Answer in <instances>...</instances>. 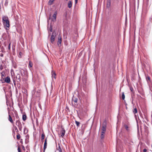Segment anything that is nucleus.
I'll use <instances>...</instances> for the list:
<instances>
[{
	"label": "nucleus",
	"instance_id": "f257e3e1",
	"mask_svg": "<svg viewBox=\"0 0 152 152\" xmlns=\"http://www.w3.org/2000/svg\"><path fill=\"white\" fill-rule=\"evenodd\" d=\"M2 22L5 27H6V30H8L7 28L10 26V21L8 17L7 16H3L2 18Z\"/></svg>",
	"mask_w": 152,
	"mask_h": 152
},
{
	"label": "nucleus",
	"instance_id": "f03ea898",
	"mask_svg": "<svg viewBox=\"0 0 152 152\" xmlns=\"http://www.w3.org/2000/svg\"><path fill=\"white\" fill-rule=\"evenodd\" d=\"M16 124L18 127L20 131H22V125L19 120H17L16 122Z\"/></svg>",
	"mask_w": 152,
	"mask_h": 152
},
{
	"label": "nucleus",
	"instance_id": "7ed1b4c3",
	"mask_svg": "<svg viewBox=\"0 0 152 152\" xmlns=\"http://www.w3.org/2000/svg\"><path fill=\"white\" fill-rule=\"evenodd\" d=\"M106 129V124L105 122H104L102 125V133H105Z\"/></svg>",
	"mask_w": 152,
	"mask_h": 152
},
{
	"label": "nucleus",
	"instance_id": "20e7f679",
	"mask_svg": "<svg viewBox=\"0 0 152 152\" xmlns=\"http://www.w3.org/2000/svg\"><path fill=\"white\" fill-rule=\"evenodd\" d=\"M61 135L60 137H63L65 133V130L64 128H62V129L60 131Z\"/></svg>",
	"mask_w": 152,
	"mask_h": 152
},
{
	"label": "nucleus",
	"instance_id": "39448f33",
	"mask_svg": "<svg viewBox=\"0 0 152 152\" xmlns=\"http://www.w3.org/2000/svg\"><path fill=\"white\" fill-rule=\"evenodd\" d=\"M112 0H107L106 7L107 8H109L111 7Z\"/></svg>",
	"mask_w": 152,
	"mask_h": 152
},
{
	"label": "nucleus",
	"instance_id": "423d86ee",
	"mask_svg": "<svg viewBox=\"0 0 152 152\" xmlns=\"http://www.w3.org/2000/svg\"><path fill=\"white\" fill-rule=\"evenodd\" d=\"M57 14V11H56L55 12L53 15L52 17V20L53 21H55L56 20V15Z\"/></svg>",
	"mask_w": 152,
	"mask_h": 152
},
{
	"label": "nucleus",
	"instance_id": "0eeeda50",
	"mask_svg": "<svg viewBox=\"0 0 152 152\" xmlns=\"http://www.w3.org/2000/svg\"><path fill=\"white\" fill-rule=\"evenodd\" d=\"M56 37V35H54L53 34V32L52 34L51 37H50V42L52 44H53V42L55 40Z\"/></svg>",
	"mask_w": 152,
	"mask_h": 152
},
{
	"label": "nucleus",
	"instance_id": "6e6552de",
	"mask_svg": "<svg viewBox=\"0 0 152 152\" xmlns=\"http://www.w3.org/2000/svg\"><path fill=\"white\" fill-rule=\"evenodd\" d=\"M61 42H62V38H61V36H60V35H59L58 36V46H60L61 45Z\"/></svg>",
	"mask_w": 152,
	"mask_h": 152
},
{
	"label": "nucleus",
	"instance_id": "1a4fd4ad",
	"mask_svg": "<svg viewBox=\"0 0 152 152\" xmlns=\"http://www.w3.org/2000/svg\"><path fill=\"white\" fill-rule=\"evenodd\" d=\"M5 82L7 83H10V78L9 76H7L4 78Z\"/></svg>",
	"mask_w": 152,
	"mask_h": 152
},
{
	"label": "nucleus",
	"instance_id": "9d476101",
	"mask_svg": "<svg viewBox=\"0 0 152 152\" xmlns=\"http://www.w3.org/2000/svg\"><path fill=\"white\" fill-rule=\"evenodd\" d=\"M20 74H18L16 76L17 81L18 82H20Z\"/></svg>",
	"mask_w": 152,
	"mask_h": 152
},
{
	"label": "nucleus",
	"instance_id": "9b49d317",
	"mask_svg": "<svg viewBox=\"0 0 152 152\" xmlns=\"http://www.w3.org/2000/svg\"><path fill=\"white\" fill-rule=\"evenodd\" d=\"M8 113H9V118H8V120L12 124L14 123V122L12 120V119L10 116V112L9 111H8Z\"/></svg>",
	"mask_w": 152,
	"mask_h": 152
},
{
	"label": "nucleus",
	"instance_id": "f8f14e48",
	"mask_svg": "<svg viewBox=\"0 0 152 152\" xmlns=\"http://www.w3.org/2000/svg\"><path fill=\"white\" fill-rule=\"evenodd\" d=\"M7 66L5 64L3 65L2 64H1L0 65V70H2L4 68H6Z\"/></svg>",
	"mask_w": 152,
	"mask_h": 152
},
{
	"label": "nucleus",
	"instance_id": "ddd939ff",
	"mask_svg": "<svg viewBox=\"0 0 152 152\" xmlns=\"http://www.w3.org/2000/svg\"><path fill=\"white\" fill-rule=\"evenodd\" d=\"M1 77L2 79H3V78L5 77L6 76V74H5V72L4 71H3L1 72L0 73Z\"/></svg>",
	"mask_w": 152,
	"mask_h": 152
},
{
	"label": "nucleus",
	"instance_id": "4468645a",
	"mask_svg": "<svg viewBox=\"0 0 152 152\" xmlns=\"http://www.w3.org/2000/svg\"><path fill=\"white\" fill-rule=\"evenodd\" d=\"M45 135L44 132L42 133L41 135V141L42 142H43V140L44 139Z\"/></svg>",
	"mask_w": 152,
	"mask_h": 152
},
{
	"label": "nucleus",
	"instance_id": "2eb2a0df",
	"mask_svg": "<svg viewBox=\"0 0 152 152\" xmlns=\"http://www.w3.org/2000/svg\"><path fill=\"white\" fill-rule=\"evenodd\" d=\"M77 100H78V99L76 98H75V97H73L72 98V101L73 102H75V103H77Z\"/></svg>",
	"mask_w": 152,
	"mask_h": 152
},
{
	"label": "nucleus",
	"instance_id": "dca6fc26",
	"mask_svg": "<svg viewBox=\"0 0 152 152\" xmlns=\"http://www.w3.org/2000/svg\"><path fill=\"white\" fill-rule=\"evenodd\" d=\"M52 78H54L55 79L56 78V74L54 72H52Z\"/></svg>",
	"mask_w": 152,
	"mask_h": 152
},
{
	"label": "nucleus",
	"instance_id": "f3484780",
	"mask_svg": "<svg viewBox=\"0 0 152 152\" xmlns=\"http://www.w3.org/2000/svg\"><path fill=\"white\" fill-rule=\"evenodd\" d=\"M27 119V116L26 114H23L22 116V119L23 121H25Z\"/></svg>",
	"mask_w": 152,
	"mask_h": 152
},
{
	"label": "nucleus",
	"instance_id": "a211bd4d",
	"mask_svg": "<svg viewBox=\"0 0 152 152\" xmlns=\"http://www.w3.org/2000/svg\"><path fill=\"white\" fill-rule=\"evenodd\" d=\"M68 7L69 8H70L72 7V2L71 1H69L68 3Z\"/></svg>",
	"mask_w": 152,
	"mask_h": 152
},
{
	"label": "nucleus",
	"instance_id": "6ab92c4d",
	"mask_svg": "<svg viewBox=\"0 0 152 152\" xmlns=\"http://www.w3.org/2000/svg\"><path fill=\"white\" fill-rule=\"evenodd\" d=\"M47 142H44V152L45 150L47 148Z\"/></svg>",
	"mask_w": 152,
	"mask_h": 152
},
{
	"label": "nucleus",
	"instance_id": "aec40b11",
	"mask_svg": "<svg viewBox=\"0 0 152 152\" xmlns=\"http://www.w3.org/2000/svg\"><path fill=\"white\" fill-rule=\"evenodd\" d=\"M33 65V63H32V62L31 61H29V67L30 68H31V67H32Z\"/></svg>",
	"mask_w": 152,
	"mask_h": 152
},
{
	"label": "nucleus",
	"instance_id": "412c9836",
	"mask_svg": "<svg viewBox=\"0 0 152 152\" xmlns=\"http://www.w3.org/2000/svg\"><path fill=\"white\" fill-rule=\"evenodd\" d=\"M146 79L148 82V81H149V82H150L151 81L150 77L149 76L146 77Z\"/></svg>",
	"mask_w": 152,
	"mask_h": 152
},
{
	"label": "nucleus",
	"instance_id": "4be33fe9",
	"mask_svg": "<svg viewBox=\"0 0 152 152\" xmlns=\"http://www.w3.org/2000/svg\"><path fill=\"white\" fill-rule=\"evenodd\" d=\"M7 35L5 33H4L2 35V37H3V38L4 40L6 39L7 38Z\"/></svg>",
	"mask_w": 152,
	"mask_h": 152
},
{
	"label": "nucleus",
	"instance_id": "5701e85b",
	"mask_svg": "<svg viewBox=\"0 0 152 152\" xmlns=\"http://www.w3.org/2000/svg\"><path fill=\"white\" fill-rule=\"evenodd\" d=\"M16 137L17 138L18 140H19L20 139V134L18 133H17Z\"/></svg>",
	"mask_w": 152,
	"mask_h": 152
},
{
	"label": "nucleus",
	"instance_id": "b1692460",
	"mask_svg": "<svg viewBox=\"0 0 152 152\" xmlns=\"http://www.w3.org/2000/svg\"><path fill=\"white\" fill-rule=\"evenodd\" d=\"M133 113L134 114H135V113H137V109L136 108H134V109L133 110Z\"/></svg>",
	"mask_w": 152,
	"mask_h": 152
},
{
	"label": "nucleus",
	"instance_id": "393cba45",
	"mask_svg": "<svg viewBox=\"0 0 152 152\" xmlns=\"http://www.w3.org/2000/svg\"><path fill=\"white\" fill-rule=\"evenodd\" d=\"M121 96H122V99H123V100H124L125 99V95L124 94V92L122 93Z\"/></svg>",
	"mask_w": 152,
	"mask_h": 152
},
{
	"label": "nucleus",
	"instance_id": "a878e982",
	"mask_svg": "<svg viewBox=\"0 0 152 152\" xmlns=\"http://www.w3.org/2000/svg\"><path fill=\"white\" fill-rule=\"evenodd\" d=\"M124 126L125 129L127 130V131H128L129 130V127L127 125L125 124V125H124Z\"/></svg>",
	"mask_w": 152,
	"mask_h": 152
},
{
	"label": "nucleus",
	"instance_id": "bb28decb",
	"mask_svg": "<svg viewBox=\"0 0 152 152\" xmlns=\"http://www.w3.org/2000/svg\"><path fill=\"white\" fill-rule=\"evenodd\" d=\"M0 81L1 82V83H4L5 82V80H4V78H3V79H2L1 77V79H0Z\"/></svg>",
	"mask_w": 152,
	"mask_h": 152
},
{
	"label": "nucleus",
	"instance_id": "cd10ccee",
	"mask_svg": "<svg viewBox=\"0 0 152 152\" xmlns=\"http://www.w3.org/2000/svg\"><path fill=\"white\" fill-rule=\"evenodd\" d=\"M104 134L105 133H102V132L101 135V137L102 139H103L104 138Z\"/></svg>",
	"mask_w": 152,
	"mask_h": 152
},
{
	"label": "nucleus",
	"instance_id": "c85d7f7f",
	"mask_svg": "<svg viewBox=\"0 0 152 152\" xmlns=\"http://www.w3.org/2000/svg\"><path fill=\"white\" fill-rule=\"evenodd\" d=\"M75 124H76V125H77V126H79L80 124V122L77 121H75Z\"/></svg>",
	"mask_w": 152,
	"mask_h": 152
},
{
	"label": "nucleus",
	"instance_id": "c756f323",
	"mask_svg": "<svg viewBox=\"0 0 152 152\" xmlns=\"http://www.w3.org/2000/svg\"><path fill=\"white\" fill-rule=\"evenodd\" d=\"M8 0H6V1H5V4H4L5 6H7L8 5Z\"/></svg>",
	"mask_w": 152,
	"mask_h": 152
},
{
	"label": "nucleus",
	"instance_id": "7c9ffc66",
	"mask_svg": "<svg viewBox=\"0 0 152 152\" xmlns=\"http://www.w3.org/2000/svg\"><path fill=\"white\" fill-rule=\"evenodd\" d=\"M54 1V0H50L49 3H50V5H51L52 4L53 2Z\"/></svg>",
	"mask_w": 152,
	"mask_h": 152
},
{
	"label": "nucleus",
	"instance_id": "2f4dec72",
	"mask_svg": "<svg viewBox=\"0 0 152 152\" xmlns=\"http://www.w3.org/2000/svg\"><path fill=\"white\" fill-rule=\"evenodd\" d=\"M49 30L50 32L52 31L53 28H52V26L51 25H50V28Z\"/></svg>",
	"mask_w": 152,
	"mask_h": 152
},
{
	"label": "nucleus",
	"instance_id": "473e14b6",
	"mask_svg": "<svg viewBox=\"0 0 152 152\" xmlns=\"http://www.w3.org/2000/svg\"><path fill=\"white\" fill-rule=\"evenodd\" d=\"M58 150L59 152H62L61 149V148L60 147V146H59L58 148Z\"/></svg>",
	"mask_w": 152,
	"mask_h": 152
},
{
	"label": "nucleus",
	"instance_id": "72a5a7b5",
	"mask_svg": "<svg viewBox=\"0 0 152 152\" xmlns=\"http://www.w3.org/2000/svg\"><path fill=\"white\" fill-rule=\"evenodd\" d=\"M18 152H21L20 149V147L19 146H18Z\"/></svg>",
	"mask_w": 152,
	"mask_h": 152
},
{
	"label": "nucleus",
	"instance_id": "f704fd0d",
	"mask_svg": "<svg viewBox=\"0 0 152 152\" xmlns=\"http://www.w3.org/2000/svg\"><path fill=\"white\" fill-rule=\"evenodd\" d=\"M15 130L16 131V132H17V133H18V129H17V127H16V126H15Z\"/></svg>",
	"mask_w": 152,
	"mask_h": 152
},
{
	"label": "nucleus",
	"instance_id": "c9c22d12",
	"mask_svg": "<svg viewBox=\"0 0 152 152\" xmlns=\"http://www.w3.org/2000/svg\"><path fill=\"white\" fill-rule=\"evenodd\" d=\"M3 90H4V93H6V91H5L6 88L5 87H3Z\"/></svg>",
	"mask_w": 152,
	"mask_h": 152
},
{
	"label": "nucleus",
	"instance_id": "e433bc0d",
	"mask_svg": "<svg viewBox=\"0 0 152 152\" xmlns=\"http://www.w3.org/2000/svg\"><path fill=\"white\" fill-rule=\"evenodd\" d=\"M147 151V150L145 148L143 150V152H146Z\"/></svg>",
	"mask_w": 152,
	"mask_h": 152
},
{
	"label": "nucleus",
	"instance_id": "4c0bfd02",
	"mask_svg": "<svg viewBox=\"0 0 152 152\" xmlns=\"http://www.w3.org/2000/svg\"><path fill=\"white\" fill-rule=\"evenodd\" d=\"M10 44H11V43H10L9 45L8 48H9V49H10Z\"/></svg>",
	"mask_w": 152,
	"mask_h": 152
},
{
	"label": "nucleus",
	"instance_id": "58836bf2",
	"mask_svg": "<svg viewBox=\"0 0 152 152\" xmlns=\"http://www.w3.org/2000/svg\"><path fill=\"white\" fill-rule=\"evenodd\" d=\"M130 89L131 91L132 92L133 91V88H130Z\"/></svg>",
	"mask_w": 152,
	"mask_h": 152
},
{
	"label": "nucleus",
	"instance_id": "ea45409f",
	"mask_svg": "<svg viewBox=\"0 0 152 152\" xmlns=\"http://www.w3.org/2000/svg\"><path fill=\"white\" fill-rule=\"evenodd\" d=\"M139 114H140V116L141 117H142V114L141 113V112H140L139 113Z\"/></svg>",
	"mask_w": 152,
	"mask_h": 152
},
{
	"label": "nucleus",
	"instance_id": "a19ab883",
	"mask_svg": "<svg viewBox=\"0 0 152 152\" xmlns=\"http://www.w3.org/2000/svg\"><path fill=\"white\" fill-rule=\"evenodd\" d=\"M0 56L1 57H3V53H1L0 55Z\"/></svg>",
	"mask_w": 152,
	"mask_h": 152
},
{
	"label": "nucleus",
	"instance_id": "79ce46f5",
	"mask_svg": "<svg viewBox=\"0 0 152 152\" xmlns=\"http://www.w3.org/2000/svg\"><path fill=\"white\" fill-rule=\"evenodd\" d=\"M5 61H2V64H4Z\"/></svg>",
	"mask_w": 152,
	"mask_h": 152
},
{
	"label": "nucleus",
	"instance_id": "37998d69",
	"mask_svg": "<svg viewBox=\"0 0 152 152\" xmlns=\"http://www.w3.org/2000/svg\"><path fill=\"white\" fill-rule=\"evenodd\" d=\"M13 67L15 68L16 69L17 68V66L16 65H15Z\"/></svg>",
	"mask_w": 152,
	"mask_h": 152
},
{
	"label": "nucleus",
	"instance_id": "c03bdc74",
	"mask_svg": "<svg viewBox=\"0 0 152 152\" xmlns=\"http://www.w3.org/2000/svg\"><path fill=\"white\" fill-rule=\"evenodd\" d=\"M75 4H76L78 0H75Z\"/></svg>",
	"mask_w": 152,
	"mask_h": 152
},
{
	"label": "nucleus",
	"instance_id": "a18cd8bd",
	"mask_svg": "<svg viewBox=\"0 0 152 152\" xmlns=\"http://www.w3.org/2000/svg\"><path fill=\"white\" fill-rule=\"evenodd\" d=\"M44 142H47V138L45 139Z\"/></svg>",
	"mask_w": 152,
	"mask_h": 152
},
{
	"label": "nucleus",
	"instance_id": "49530a36",
	"mask_svg": "<svg viewBox=\"0 0 152 152\" xmlns=\"http://www.w3.org/2000/svg\"><path fill=\"white\" fill-rule=\"evenodd\" d=\"M1 42H0V47H1Z\"/></svg>",
	"mask_w": 152,
	"mask_h": 152
},
{
	"label": "nucleus",
	"instance_id": "de8ad7c7",
	"mask_svg": "<svg viewBox=\"0 0 152 152\" xmlns=\"http://www.w3.org/2000/svg\"><path fill=\"white\" fill-rule=\"evenodd\" d=\"M13 81H14V84H15V81L14 80Z\"/></svg>",
	"mask_w": 152,
	"mask_h": 152
},
{
	"label": "nucleus",
	"instance_id": "09e8293b",
	"mask_svg": "<svg viewBox=\"0 0 152 152\" xmlns=\"http://www.w3.org/2000/svg\"><path fill=\"white\" fill-rule=\"evenodd\" d=\"M21 53V52H20V54H19L20 55H21V54H20Z\"/></svg>",
	"mask_w": 152,
	"mask_h": 152
},
{
	"label": "nucleus",
	"instance_id": "8fccbe9b",
	"mask_svg": "<svg viewBox=\"0 0 152 152\" xmlns=\"http://www.w3.org/2000/svg\"><path fill=\"white\" fill-rule=\"evenodd\" d=\"M23 148H24V146H23Z\"/></svg>",
	"mask_w": 152,
	"mask_h": 152
},
{
	"label": "nucleus",
	"instance_id": "3c124183",
	"mask_svg": "<svg viewBox=\"0 0 152 152\" xmlns=\"http://www.w3.org/2000/svg\"><path fill=\"white\" fill-rule=\"evenodd\" d=\"M13 132H14V133H15V131H13Z\"/></svg>",
	"mask_w": 152,
	"mask_h": 152
},
{
	"label": "nucleus",
	"instance_id": "603ef678",
	"mask_svg": "<svg viewBox=\"0 0 152 152\" xmlns=\"http://www.w3.org/2000/svg\"><path fill=\"white\" fill-rule=\"evenodd\" d=\"M66 1H67L68 0H66Z\"/></svg>",
	"mask_w": 152,
	"mask_h": 152
}]
</instances>
